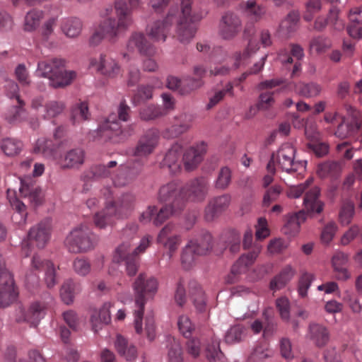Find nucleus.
I'll return each instance as SVG.
<instances>
[{
  "label": "nucleus",
  "instance_id": "nucleus-43",
  "mask_svg": "<svg viewBox=\"0 0 362 362\" xmlns=\"http://www.w3.org/2000/svg\"><path fill=\"white\" fill-rule=\"evenodd\" d=\"M136 255L134 250L131 249V243L129 241L123 242L116 249L113 257L114 261L119 263L127 258H132Z\"/></svg>",
  "mask_w": 362,
  "mask_h": 362
},
{
  "label": "nucleus",
  "instance_id": "nucleus-16",
  "mask_svg": "<svg viewBox=\"0 0 362 362\" xmlns=\"http://www.w3.org/2000/svg\"><path fill=\"white\" fill-rule=\"evenodd\" d=\"M182 188L175 182H171L163 185L158 192V200L160 202H169V206H177L185 204L182 201Z\"/></svg>",
  "mask_w": 362,
  "mask_h": 362
},
{
  "label": "nucleus",
  "instance_id": "nucleus-2",
  "mask_svg": "<svg viewBox=\"0 0 362 362\" xmlns=\"http://www.w3.org/2000/svg\"><path fill=\"white\" fill-rule=\"evenodd\" d=\"M114 8L117 19L113 17L105 18L99 25L106 38L111 42L117 40L133 25L134 19L126 0H115Z\"/></svg>",
  "mask_w": 362,
  "mask_h": 362
},
{
  "label": "nucleus",
  "instance_id": "nucleus-42",
  "mask_svg": "<svg viewBox=\"0 0 362 362\" xmlns=\"http://www.w3.org/2000/svg\"><path fill=\"white\" fill-rule=\"evenodd\" d=\"M9 202L13 209L16 211V214L12 217L13 220L19 224L25 223L28 214L25 205L16 196L13 198H9Z\"/></svg>",
  "mask_w": 362,
  "mask_h": 362
},
{
  "label": "nucleus",
  "instance_id": "nucleus-61",
  "mask_svg": "<svg viewBox=\"0 0 362 362\" xmlns=\"http://www.w3.org/2000/svg\"><path fill=\"white\" fill-rule=\"evenodd\" d=\"M276 306L281 319L286 322L290 321V304L287 298L281 297L276 300Z\"/></svg>",
  "mask_w": 362,
  "mask_h": 362
},
{
  "label": "nucleus",
  "instance_id": "nucleus-19",
  "mask_svg": "<svg viewBox=\"0 0 362 362\" xmlns=\"http://www.w3.org/2000/svg\"><path fill=\"white\" fill-rule=\"evenodd\" d=\"M51 232V221L45 220L33 228L28 232L30 241L35 243L39 248H43L47 243Z\"/></svg>",
  "mask_w": 362,
  "mask_h": 362
},
{
  "label": "nucleus",
  "instance_id": "nucleus-48",
  "mask_svg": "<svg viewBox=\"0 0 362 362\" xmlns=\"http://www.w3.org/2000/svg\"><path fill=\"white\" fill-rule=\"evenodd\" d=\"M298 93L305 98H314L318 96L321 91L322 87L320 84L315 82L301 83L299 84Z\"/></svg>",
  "mask_w": 362,
  "mask_h": 362
},
{
  "label": "nucleus",
  "instance_id": "nucleus-51",
  "mask_svg": "<svg viewBox=\"0 0 362 362\" xmlns=\"http://www.w3.org/2000/svg\"><path fill=\"white\" fill-rule=\"evenodd\" d=\"M255 33V28L253 23H247L243 30V37L248 40V44L245 52L249 54V51L255 52L259 49L258 43L252 39Z\"/></svg>",
  "mask_w": 362,
  "mask_h": 362
},
{
  "label": "nucleus",
  "instance_id": "nucleus-7",
  "mask_svg": "<svg viewBox=\"0 0 362 362\" xmlns=\"http://www.w3.org/2000/svg\"><path fill=\"white\" fill-rule=\"evenodd\" d=\"M262 250V247L255 245L252 251L242 255L233 264L230 275L227 279L228 283L233 284L236 281V276L247 272L249 268L254 264Z\"/></svg>",
  "mask_w": 362,
  "mask_h": 362
},
{
  "label": "nucleus",
  "instance_id": "nucleus-31",
  "mask_svg": "<svg viewBox=\"0 0 362 362\" xmlns=\"http://www.w3.org/2000/svg\"><path fill=\"white\" fill-rule=\"evenodd\" d=\"M182 210V206L180 204H178L177 206L165 204L159 210L156 209L153 218V223L156 226H160L171 216L180 212Z\"/></svg>",
  "mask_w": 362,
  "mask_h": 362
},
{
  "label": "nucleus",
  "instance_id": "nucleus-24",
  "mask_svg": "<svg viewBox=\"0 0 362 362\" xmlns=\"http://www.w3.org/2000/svg\"><path fill=\"white\" fill-rule=\"evenodd\" d=\"M182 154V146L178 143L174 144L166 153L163 160V166H166L171 172L176 173L180 169V157Z\"/></svg>",
  "mask_w": 362,
  "mask_h": 362
},
{
  "label": "nucleus",
  "instance_id": "nucleus-63",
  "mask_svg": "<svg viewBox=\"0 0 362 362\" xmlns=\"http://www.w3.org/2000/svg\"><path fill=\"white\" fill-rule=\"evenodd\" d=\"M177 325L180 332L185 338H189L192 336L194 327L187 316H180L177 322Z\"/></svg>",
  "mask_w": 362,
  "mask_h": 362
},
{
  "label": "nucleus",
  "instance_id": "nucleus-13",
  "mask_svg": "<svg viewBox=\"0 0 362 362\" xmlns=\"http://www.w3.org/2000/svg\"><path fill=\"white\" fill-rule=\"evenodd\" d=\"M231 197L224 194L211 199L204 209V219L211 222L218 218L230 206Z\"/></svg>",
  "mask_w": 362,
  "mask_h": 362
},
{
  "label": "nucleus",
  "instance_id": "nucleus-14",
  "mask_svg": "<svg viewBox=\"0 0 362 362\" xmlns=\"http://www.w3.org/2000/svg\"><path fill=\"white\" fill-rule=\"evenodd\" d=\"M20 182L19 193L21 197L28 199L34 206L42 204L44 195L42 189L35 185L32 178L29 177L20 178Z\"/></svg>",
  "mask_w": 362,
  "mask_h": 362
},
{
  "label": "nucleus",
  "instance_id": "nucleus-59",
  "mask_svg": "<svg viewBox=\"0 0 362 362\" xmlns=\"http://www.w3.org/2000/svg\"><path fill=\"white\" fill-rule=\"evenodd\" d=\"M241 235L235 230H231L228 233L226 240L227 245L231 253H237L240 248Z\"/></svg>",
  "mask_w": 362,
  "mask_h": 362
},
{
  "label": "nucleus",
  "instance_id": "nucleus-44",
  "mask_svg": "<svg viewBox=\"0 0 362 362\" xmlns=\"http://www.w3.org/2000/svg\"><path fill=\"white\" fill-rule=\"evenodd\" d=\"M165 115V112L160 107L154 105L145 106L139 111L140 118L144 121L153 120Z\"/></svg>",
  "mask_w": 362,
  "mask_h": 362
},
{
  "label": "nucleus",
  "instance_id": "nucleus-41",
  "mask_svg": "<svg viewBox=\"0 0 362 362\" xmlns=\"http://www.w3.org/2000/svg\"><path fill=\"white\" fill-rule=\"evenodd\" d=\"M44 17V13L41 10L33 9L28 11L25 17L24 28L27 31L35 30L40 25V21Z\"/></svg>",
  "mask_w": 362,
  "mask_h": 362
},
{
  "label": "nucleus",
  "instance_id": "nucleus-23",
  "mask_svg": "<svg viewBox=\"0 0 362 362\" xmlns=\"http://www.w3.org/2000/svg\"><path fill=\"white\" fill-rule=\"evenodd\" d=\"M114 346L117 354L127 361H132L137 357V349L132 344L121 334L116 336Z\"/></svg>",
  "mask_w": 362,
  "mask_h": 362
},
{
  "label": "nucleus",
  "instance_id": "nucleus-47",
  "mask_svg": "<svg viewBox=\"0 0 362 362\" xmlns=\"http://www.w3.org/2000/svg\"><path fill=\"white\" fill-rule=\"evenodd\" d=\"M245 335V328L240 325L231 327L226 333L225 341L232 344L241 341Z\"/></svg>",
  "mask_w": 362,
  "mask_h": 362
},
{
  "label": "nucleus",
  "instance_id": "nucleus-33",
  "mask_svg": "<svg viewBox=\"0 0 362 362\" xmlns=\"http://www.w3.org/2000/svg\"><path fill=\"white\" fill-rule=\"evenodd\" d=\"M194 0H181L179 18L200 21L204 16L203 11H197L193 6Z\"/></svg>",
  "mask_w": 362,
  "mask_h": 362
},
{
  "label": "nucleus",
  "instance_id": "nucleus-17",
  "mask_svg": "<svg viewBox=\"0 0 362 362\" xmlns=\"http://www.w3.org/2000/svg\"><path fill=\"white\" fill-rule=\"evenodd\" d=\"M127 47L129 52H133L137 49L141 54L148 57L156 53L154 45L141 33H132L129 38Z\"/></svg>",
  "mask_w": 362,
  "mask_h": 362
},
{
  "label": "nucleus",
  "instance_id": "nucleus-12",
  "mask_svg": "<svg viewBox=\"0 0 362 362\" xmlns=\"http://www.w3.org/2000/svg\"><path fill=\"white\" fill-rule=\"evenodd\" d=\"M86 151L81 147L66 151L59 156L57 163L62 170H78L85 163Z\"/></svg>",
  "mask_w": 362,
  "mask_h": 362
},
{
  "label": "nucleus",
  "instance_id": "nucleus-20",
  "mask_svg": "<svg viewBox=\"0 0 362 362\" xmlns=\"http://www.w3.org/2000/svg\"><path fill=\"white\" fill-rule=\"evenodd\" d=\"M68 142V139H64L56 144L51 139H38L34 148V151L37 153L42 154L46 158L57 160L59 158L57 150L64 147Z\"/></svg>",
  "mask_w": 362,
  "mask_h": 362
},
{
  "label": "nucleus",
  "instance_id": "nucleus-30",
  "mask_svg": "<svg viewBox=\"0 0 362 362\" xmlns=\"http://www.w3.org/2000/svg\"><path fill=\"white\" fill-rule=\"evenodd\" d=\"M97 70L107 77L113 78L119 74V66L115 59L107 55L101 54Z\"/></svg>",
  "mask_w": 362,
  "mask_h": 362
},
{
  "label": "nucleus",
  "instance_id": "nucleus-52",
  "mask_svg": "<svg viewBox=\"0 0 362 362\" xmlns=\"http://www.w3.org/2000/svg\"><path fill=\"white\" fill-rule=\"evenodd\" d=\"M231 182V171L228 167H223L220 169L217 179L215 182V187L218 189L224 190Z\"/></svg>",
  "mask_w": 362,
  "mask_h": 362
},
{
  "label": "nucleus",
  "instance_id": "nucleus-4",
  "mask_svg": "<svg viewBox=\"0 0 362 362\" xmlns=\"http://www.w3.org/2000/svg\"><path fill=\"white\" fill-rule=\"evenodd\" d=\"M134 133V125L122 127L118 121H110L109 118L98 127L95 137L101 142L118 144L127 141Z\"/></svg>",
  "mask_w": 362,
  "mask_h": 362
},
{
  "label": "nucleus",
  "instance_id": "nucleus-46",
  "mask_svg": "<svg viewBox=\"0 0 362 362\" xmlns=\"http://www.w3.org/2000/svg\"><path fill=\"white\" fill-rule=\"evenodd\" d=\"M264 319L263 336L264 337L272 336L276 330L277 323L272 312L266 309L262 313Z\"/></svg>",
  "mask_w": 362,
  "mask_h": 362
},
{
  "label": "nucleus",
  "instance_id": "nucleus-39",
  "mask_svg": "<svg viewBox=\"0 0 362 362\" xmlns=\"http://www.w3.org/2000/svg\"><path fill=\"white\" fill-rule=\"evenodd\" d=\"M82 22L77 18H70L66 19L62 25L63 33L69 37H76L78 36L82 30Z\"/></svg>",
  "mask_w": 362,
  "mask_h": 362
},
{
  "label": "nucleus",
  "instance_id": "nucleus-3",
  "mask_svg": "<svg viewBox=\"0 0 362 362\" xmlns=\"http://www.w3.org/2000/svg\"><path fill=\"white\" fill-rule=\"evenodd\" d=\"M37 71L41 76L49 78V84L54 88L69 86L76 76L75 71H66L64 60L57 58L38 62Z\"/></svg>",
  "mask_w": 362,
  "mask_h": 362
},
{
  "label": "nucleus",
  "instance_id": "nucleus-35",
  "mask_svg": "<svg viewBox=\"0 0 362 362\" xmlns=\"http://www.w3.org/2000/svg\"><path fill=\"white\" fill-rule=\"evenodd\" d=\"M0 147L3 153L7 156H15L20 153L23 144V142L16 138L6 137L1 139Z\"/></svg>",
  "mask_w": 362,
  "mask_h": 362
},
{
  "label": "nucleus",
  "instance_id": "nucleus-60",
  "mask_svg": "<svg viewBox=\"0 0 362 362\" xmlns=\"http://www.w3.org/2000/svg\"><path fill=\"white\" fill-rule=\"evenodd\" d=\"M220 343L217 339H212L211 341L208 344L206 347V358L210 361H216V359H221L223 353L219 347Z\"/></svg>",
  "mask_w": 362,
  "mask_h": 362
},
{
  "label": "nucleus",
  "instance_id": "nucleus-15",
  "mask_svg": "<svg viewBox=\"0 0 362 362\" xmlns=\"http://www.w3.org/2000/svg\"><path fill=\"white\" fill-rule=\"evenodd\" d=\"M159 136L155 129L147 130L139 139L134 149L133 155L137 157H145L153 153L158 144Z\"/></svg>",
  "mask_w": 362,
  "mask_h": 362
},
{
  "label": "nucleus",
  "instance_id": "nucleus-6",
  "mask_svg": "<svg viewBox=\"0 0 362 362\" xmlns=\"http://www.w3.org/2000/svg\"><path fill=\"white\" fill-rule=\"evenodd\" d=\"M296 150L290 143L281 145L276 153V160L279 167L286 173H296L304 170L307 162L305 160H295Z\"/></svg>",
  "mask_w": 362,
  "mask_h": 362
},
{
  "label": "nucleus",
  "instance_id": "nucleus-36",
  "mask_svg": "<svg viewBox=\"0 0 362 362\" xmlns=\"http://www.w3.org/2000/svg\"><path fill=\"white\" fill-rule=\"evenodd\" d=\"M198 255H205L213 247L212 236L209 233H204L202 237L189 242Z\"/></svg>",
  "mask_w": 362,
  "mask_h": 362
},
{
  "label": "nucleus",
  "instance_id": "nucleus-40",
  "mask_svg": "<svg viewBox=\"0 0 362 362\" xmlns=\"http://www.w3.org/2000/svg\"><path fill=\"white\" fill-rule=\"evenodd\" d=\"M115 213V206L114 203L111 202L107 205L105 209L95 214L94 216L95 226L100 228H105Z\"/></svg>",
  "mask_w": 362,
  "mask_h": 362
},
{
  "label": "nucleus",
  "instance_id": "nucleus-38",
  "mask_svg": "<svg viewBox=\"0 0 362 362\" xmlns=\"http://www.w3.org/2000/svg\"><path fill=\"white\" fill-rule=\"evenodd\" d=\"M167 349L168 362H183L182 350L177 339L173 337L168 338Z\"/></svg>",
  "mask_w": 362,
  "mask_h": 362
},
{
  "label": "nucleus",
  "instance_id": "nucleus-28",
  "mask_svg": "<svg viewBox=\"0 0 362 362\" xmlns=\"http://www.w3.org/2000/svg\"><path fill=\"white\" fill-rule=\"evenodd\" d=\"M310 339L317 347L325 346L329 340V332L326 327L313 323L309 326Z\"/></svg>",
  "mask_w": 362,
  "mask_h": 362
},
{
  "label": "nucleus",
  "instance_id": "nucleus-45",
  "mask_svg": "<svg viewBox=\"0 0 362 362\" xmlns=\"http://www.w3.org/2000/svg\"><path fill=\"white\" fill-rule=\"evenodd\" d=\"M306 219L305 213L303 210L290 215L288 217L285 229L289 230L291 233H298L300 229V224Z\"/></svg>",
  "mask_w": 362,
  "mask_h": 362
},
{
  "label": "nucleus",
  "instance_id": "nucleus-27",
  "mask_svg": "<svg viewBox=\"0 0 362 362\" xmlns=\"http://www.w3.org/2000/svg\"><path fill=\"white\" fill-rule=\"evenodd\" d=\"M111 305L110 303H105L99 312H95L90 317V323L92 325V329L97 333L102 329V325H107L111 321L110 309Z\"/></svg>",
  "mask_w": 362,
  "mask_h": 362
},
{
  "label": "nucleus",
  "instance_id": "nucleus-11",
  "mask_svg": "<svg viewBox=\"0 0 362 362\" xmlns=\"http://www.w3.org/2000/svg\"><path fill=\"white\" fill-rule=\"evenodd\" d=\"M173 23V15L169 12L162 20H157L146 28L147 35L155 42H164L170 32Z\"/></svg>",
  "mask_w": 362,
  "mask_h": 362
},
{
  "label": "nucleus",
  "instance_id": "nucleus-62",
  "mask_svg": "<svg viewBox=\"0 0 362 362\" xmlns=\"http://www.w3.org/2000/svg\"><path fill=\"white\" fill-rule=\"evenodd\" d=\"M339 13L340 10L337 7L333 6L329 9L327 18V22L329 21L334 26V29L341 30L344 28L345 24L342 20L339 19Z\"/></svg>",
  "mask_w": 362,
  "mask_h": 362
},
{
  "label": "nucleus",
  "instance_id": "nucleus-54",
  "mask_svg": "<svg viewBox=\"0 0 362 362\" xmlns=\"http://www.w3.org/2000/svg\"><path fill=\"white\" fill-rule=\"evenodd\" d=\"M45 118H53L60 115L65 108V105L62 102L51 100L47 102L45 105Z\"/></svg>",
  "mask_w": 362,
  "mask_h": 362
},
{
  "label": "nucleus",
  "instance_id": "nucleus-26",
  "mask_svg": "<svg viewBox=\"0 0 362 362\" xmlns=\"http://www.w3.org/2000/svg\"><path fill=\"white\" fill-rule=\"evenodd\" d=\"M189 295L197 310L200 313L204 312L206 306L205 295L196 281L192 280L189 282Z\"/></svg>",
  "mask_w": 362,
  "mask_h": 362
},
{
  "label": "nucleus",
  "instance_id": "nucleus-22",
  "mask_svg": "<svg viewBox=\"0 0 362 362\" xmlns=\"http://www.w3.org/2000/svg\"><path fill=\"white\" fill-rule=\"evenodd\" d=\"M343 160H327L318 165L317 174L322 178L329 177L336 180L339 178L344 168Z\"/></svg>",
  "mask_w": 362,
  "mask_h": 362
},
{
  "label": "nucleus",
  "instance_id": "nucleus-53",
  "mask_svg": "<svg viewBox=\"0 0 362 362\" xmlns=\"http://www.w3.org/2000/svg\"><path fill=\"white\" fill-rule=\"evenodd\" d=\"M354 215V205L352 202H348L344 203L340 210L339 214V222L346 226L349 224Z\"/></svg>",
  "mask_w": 362,
  "mask_h": 362
},
{
  "label": "nucleus",
  "instance_id": "nucleus-29",
  "mask_svg": "<svg viewBox=\"0 0 362 362\" xmlns=\"http://www.w3.org/2000/svg\"><path fill=\"white\" fill-rule=\"evenodd\" d=\"M295 274L296 270L291 265H286L278 275L271 280L269 284L270 289L276 291L284 288L293 277Z\"/></svg>",
  "mask_w": 362,
  "mask_h": 362
},
{
  "label": "nucleus",
  "instance_id": "nucleus-50",
  "mask_svg": "<svg viewBox=\"0 0 362 362\" xmlns=\"http://www.w3.org/2000/svg\"><path fill=\"white\" fill-rule=\"evenodd\" d=\"M153 86L149 85H141L137 88V92L132 98V103L134 105H139L152 98Z\"/></svg>",
  "mask_w": 362,
  "mask_h": 362
},
{
  "label": "nucleus",
  "instance_id": "nucleus-5",
  "mask_svg": "<svg viewBox=\"0 0 362 362\" xmlns=\"http://www.w3.org/2000/svg\"><path fill=\"white\" fill-rule=\"evenodd\" d=\"M97 242V238L90 230L86 226L81 225L68 234L64 245L70 252L77 254L93 249Z\"/></svg>",
  "mask_w": 362,
  "mask_h": 362
},
{
  "label": "nucleus",
  "instance_id": "nucleus-64",
  "mask_svg": "<svg viewBox=\"0 0 362 362\" xmlns=\"http://www.w3.org/2000/svg\"><path fill=\"white\" fill-rule=\"evenodd\" d=\"M74 272L80 276H86L90 271V264L83 258H76L73 262Z\"/></svg>",
  "mask_w": 362,
  "mask_h": 362
},
{
  "label": "nucleus",
  "instance_id": "nucleus-18",
  "mask_svg": "<svg viewBox=\"0 0 362 362\" xmlns=\"http://www.w3.org/2000/svg\"><path fill=\"white\" fill-rule=\"evenodd\" d=\"M44 308L45 307L38 302L32 303L27 310L19 306L16 320L18 322H28L32 326H36L43 316Z\"/></svg>",
  "mask_w": 362,
  "mask_h": 362
},
{
  "label": "nucleus",
  "instance_id": "nucleus-9",
  "mask_svg": "<svg viewBox=\"0 0 362 362\" xmlns=\"http://www.w3.org/2000/svg\"><path fill=\"white\" fill-rule=\"evenodd\" d=\"M241 29L242 21L237 14L227 12L222 16L218 25V33L223 40L234 39L240 33Z\"/></svg>",
  "mask_w": 362,
  "mask_h": 362
},
{
  "label": "nucleus",
  "instance_id": "nucleus-58",
  "mask_svg": "<svg viewBox=\"0 0 362 362\" xmlns=\"http://www.w3.org/2000/svg\"><path fill=\"white\" fill-rule=\"evenodd\" d=\"M198 254L195 252L194 249L189 243L183 250L181 261L183 267L185 269H189L194 262Z\"/></svg>",
  "mask_w": 362,
  "mask_h": 362
},
{
  "label": "nucleus",
  "instance_id": "nucleus-32",
  "mask_svg": "<svg viewBox=\"0 0 362 362\" xmlns=\"http://www.w3.org/2000/svg\"><path fill=\"white\" fill-rule=\"evenodd\" d=\"M360 127L361 125L356 119L353 118L350 121L346 122L343 117L334 134L341 139H346L358 132Z\"/></svg>",
  "mask_w": 362,
  "mask_h": 362
},
{
  "label": "nucleus",
  "instance_id": "nucleus-57",
  "mask_svg": "<svg viewBox=\"0 0 362 362\" xmlns=\"http://www.w3.org/2000/svg\"><path fill=\"white\" fill-rule=\"evenodd\" d=\"M75 284L71 280H67L62 286L60 296L64 303L69 305L74 301Z\"/></svg>",
  "mask_w": 362,
  "mask_h": 362
},
{
  "label": "nucleus",
  "instance_id": "nucleus-55",
  "mask_svg": "<svg viewBox=\"0 0 362 362\" xmlns=\"http://www.w3.org/2000/svg\"><path fill=\"white\" fill-rule=\"evenodd\" d=\"M0 288L17 293L13 276L7 269H4L0 272Z\"/></svg>",
  "mask_w": 362,
  "mask_h": 362
},
{
  "label": "nucleus",
  "instance_id": "nucleus-8",
  "mask_svg": "<svg viewBox=\"0 0 362 362\" xmlns=\"http://www.w3.org/2000/svg\"><path fill=\"white\" fill-rule=\"evenodd\" d=\"M209 190V182L203 177H197L189 181L182 188V197L194 202H203Z\"/></svg>",
  "mask_w": 362,
  "mask_h": 362
},
{
  "label": "nucleus",
  "instance_id": "nucleus-1",
  "mask_svg": "<svg viewBox=\"0 0 362 362\" xmlns=\"http://www.w3.org/2000/svg\"><path fill=\"white\" fill-rule=\"evenodd\" d=\"M134 303L137 309L134 311V327L136 333L142 332V319L145 305L149 298H153L158 289V281L154 276H148L141 272L136 277L132 285Z\"/></svg>",
  "mask_w": 362,
  "mask_h": 362
},
{
  "label": "nucleus",
  "instance_id": "nucleus-56",
  "mask_svg": "<svg viewBox=\"0 0 362 362\" xmlns=\"http://www.w3.org/2000/svg\"><path fill=\"white\" fill-rule=\"evenodd\" d=\"M322 9V3L320 0H308L305 3V11L303 14V19L310 22L313 20L314 15L320 12Z\"/></svg>",
  "mask_w": 362,
  "mask_h": 362
},
{
  "label": "nucleus",
  "instance_id": "nucleus-37",
  "mask_svg": "<svg viewBox=\"0 0 362 362\" xmlns=\"http://www.w3.org/2000/svg\"><path fill=\"white\" fill-rule=\"evenodd\" d=\"M89 110L86 102L74 105L71 109L70 119L74 125L76 123L87 120L89 118Z\"/></svg>",
  "mask_w": 362,
  "mask_h": 362
},
{
  "label": "nucleus",
  "instance_id": "nucleus-21",
  "mask_svg": "<svg viewBox=\"0 0 362 362\" xmlns=\"http://www.w3.org/2000/svg\"><path fill=\"white\" fill-rule=\"evenodd\" d=\"M191 19L178 18L176 27V33L178 40L183 44L188 43L194 37L197 28L195 22Z\"/></svg>",
  "mask_w": 362,
  "mask_h": 362
},
{
  "label": "nucleus",
  "instance_id": "nucleus-49",
  "mask_svg": "<svg viewBox=\"0 0 362 362\" xmlns=\"http://www.w3.org/2000/svg\"><path fill=\"white\" fill-rule=\"evenodd\" d=\"M9 86H11V88L13 90V97L16 98L18 105H14L13 107V110L14 114L11 115L7 116V119L9 121V122H13L16 120H17L18 117L20 116L21 112L23 110V107L25 105V103L23 100H22L18 94V86L17 83L14 82H11L9 83Z\"/></svg>",
  "mask_w": 362,
  "mask_h": 362
},
{
  "label": "nucleus",
  "instance_id": "nucleus-34",
  "mask_svg": "<svg viewBox=\"0 0 362 362\" xmlns=\"http://www.w3.org/2000/svg\"><path fill=\"white\" fill-rule=\"evenodd\" d=\"M203 154L202 151L190 147L183 154L182 160L185 169L187 171H192L202 162Z\"/></svg>",
  "mask_w": 362,
  "mask_h": 362
},
{
  "label": "nucleus",
  "instance_id": "nucleus-25",
  "mask_svg": "<svg viewBox=\"0 0 362 362\" xmlns=\"http://www.w3.org/2000/svg\"><path fill=\"white\" fill-rule=\"evenodd\" d=\"M320 189L317 187L306 192L303 205L308 213L320 214L324 209V203L319 199Z\"/></svg>",
  "mask_w": 362,
  "mask_h": 362
},
{
  "label": "nucleus",
  "instance_id": "nucleus-10",
  "mask_svg": "<svg viewBox=\"0 0 362 362\" xmlns=\"http://www.w3.org/2000/svg\"><path fill=\"white\" fill-rule=\"evenodd\" d=\"M194 116L188 112H182L173 118L172 124L166 128L163 135L166 139H175L187 132L192 126Z\"/></svg>",
  "mask_w": 362,
  "mask_h": 362
}]
</instances>
